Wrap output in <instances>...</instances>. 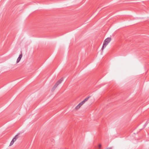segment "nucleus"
<instances>
[{"label":"nucleus","mask_w":149,"mask_h":149,"mask_svg":"<svg viewBox=\"0 0 149 149\" xmlns=\"http://www.w3.org/2000/svg\"><path fill=\"white\" fill-rule=\"evenodd\" d=\"M90 97V96H88V97H86V98L85 99H84L83 100L85 102H86V101H87L88 100L89 97Z\"/></svg>","instance_id":"obj_8"},{"label":"nucleus","mask_w":149,"mask_h":149,"mask_svg":"<svg viewBox=\"0 0 149 149\" xmlns=\"http://www.w3.org/2000/svg\"><path fill=\"white\" fill-rule=\"evenodd\" d=\"M111 40V37H108L104 40L102 47H106L110 42Z\"/></svg>","instance_id":"obj_1"},{"label":"nucleus","mask_w":149,"mask_h":149,"mask_svg":"<svg viewBox=\"0 0 149 149\" xmlns=\"http://www.w3.org/2000/svg\"><path fill=\"white\" fill-rule=\"evenodd\" d=\"M81 106L79 105V104L75 107V109H79Z\"/></svg>","instance_id":"obj_5"},{"label":"nucleus","mask_w":149,"mask_h":149,"mask_svg":"<svg viewBox=\"0 0 149 149\" xmlns=\"http://www.w3.org/2000/svg\"><path fill=\"white\" fill-rule=\"evenodd\" d=\"M85 102H84V101L83 100L81 102L79 103V105H80V106H81Z\"/></svg>","instance_id":"obj_9"},{"label":"nucleus","mask_w":149,"mask_h":149,"mask_svg":"<svg viewBox=\"0 0 149 149\" xmlns=\"http://www.w3.org/2000/svg\"><path fill=\"white\" fill-rule=\"evenodd\" d=\"M105 47H102V48H101V50H103V49H104V48H105Z\"/></svg>","instance_id":"obj_13"},{"label":"nucleus","mask_w":149,"mask_h":149,"mask_svg":"<svg viewBox=\"0 0 149 149\" xmlns=\"http://www.w3.org/2000/svg\"><path fill=\"white\" fill-rule=\"evenodd\" d=\"M18 134H17L16 135L15 137L13 138V139H12V140L13 141H14L15 142L17 140V139L18 138Z\"/></svg>","instance_id":"obj_4"},{"label":"nucleus","mask_w":149,"mask_h":149,"mask_svg":"<svg viewBox=\"0 0 149 149\" xmlns=\"http://www.w3.org/2000/svg\"><path fill=\"white\" fill-rule=\"evenodd\" d=\"M85 102H84V101L83 100L81 102L79 103V105H80V106H81Z\"/></svg>","instance_id":"obj_10"},{"label":"nucleus","mask_w":149,"mask_h":149,"mask_svg":"<svg viewBox=\"0 0 149 149\" xmlns=\"http://www.w3.org/2000/svg\"><path fill=\"white\" fill-rule=\"evenodd\" d=\"M22 57V54H21L19 55V57H18V58L17 59V63H18L20 61V60Z\"/></svg>","instance_id":"obj_3"},{"label":"nucleus","mask_w":149,"mask_h":149,"mask_svg":"<svg viewBox=\"0 0 149 149\" xmlns=\"http://www.w3.org/2000/svg\"><path fill=\"white\" fill-rule=\"evenodd\" d=\"M58 86L57 85L55 84L54 85L52 89L53 90H54Z\"/></svg>","instance_id":"obj_7"},{"label":"nucleus","mask_w":149,"mask_h":149,"mask_svg":"<svg viewBox=\"0 0 149 149\" xmlns=\"http://www.w3.org/2000/svg\"><path fill=\"white\" fill-rule=\"evenodd\" d=\"M58 86L57 85L55 84L54 85L52 89L53 90H54Z\"/></svg>","instance_id":"obj_6"},{"label":"nucleus","mask_w":149,"mask_h":149,"mask_svg":"<svg viewBox=\"0 0 149 149\" xmlns=\"http://www.w3.org/2000/svg\"><path fill=\"white\" fill-rule=\"evenodd\" d=\"M63 78H61L56 83L58 86L63 81Z\"/></svg>","instance_id":"obj_2"},{"label":"nucleus","mask_w":149,"mask_h":149,"mask_svg":"<svg viewBox=\"0 0 149 149\" xmlns=\"http://www.w3.org/2000/svg\"><path fill=\"white\" fill-rule=\"evenodd\" d=\"M14 142V141L12 140L10 143V146H11L12 145H13Z\"/></svg>","instance_id":"obj_11"},{"label":"nucleus","mask_w":149,"mask_h":149,"mask_svg":"<svg viewBox=\"0 0 149 149\" xmlns=\"http://www.w3.org/2000/svg\"><path fill=\"white\" fill-rule=\"evenodd\" d=\"M98 147L99 148H100L101 147V145L100 144H99L98 145Z\"/></svg>","instance_id":"obj_12"}]
</instances>
